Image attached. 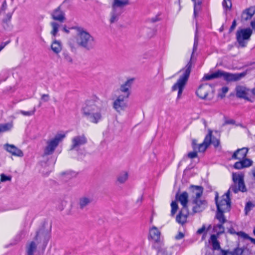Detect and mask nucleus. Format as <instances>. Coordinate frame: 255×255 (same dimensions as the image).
Returning a JSON list of instances; mask_svg holds the SVG:
<instances>
[{
  "instance_id": "f257e3e1",
  "label": "nucleus",
  "mask_w": 255,
  "mask_h": 255,
  "mask_svg": "<svg viewBox=\"0 0 255 255\" xmlns=\"http://www.w3.org/2000/svg\"><path fill=\"white\" fill-rule=\"evenodd\" d=\"M233 180L234 185L232 186L228 191L223 196L219 201H218V195L215 197L216 203L217 210L228 212L230 210L231 201L230 199V194L231 192L235 193L239 191L244 192L246 191V187L244 182V176L242 174L233 173Z\"/></svg>"
},
{
  "instance_id": "f03ea898",
  "label": "nucleus",
  "mask_w": 255,
  "mask_h": 255,
  "mask_svg": "<svg viewBox=\"0 0 255 255\" xmlns=\"http://www.w3.org/2000/svg\"><path fill=\"white\" fill-rule=\"evenodd\" d=\"M133 79H129L122 84L115 95L112 104L113 108L119 114L128 108V99L130 95V89Z\"/></svg>"
},
{
  "instance_id": "7ed1b4c3",
  "label": "nucleus",
  "mask_w": 255,
  "mask_h": 255,
  "mask_svg": "<svg viewBox=\"0 0 255 255\" xmlns=\"http://www.w3.org/2000/svg\"><path fill=\"white\" fill-rule=\"evenodd\" d=\"M102 104L99 100L86 101L82 108V113L90 122L98 124L102 119Z\"/></svg>"
},
{
  "instance_id": "20e7f679",
  "label": "nucleus",
  "mask_w": 255,
  "mask_h": 255,
  "mask_svg": "<svg viewBox=\"0 0 255 255\" xmlns=\"http://www.w3.org/2000/svg\"><path fill=\"white\" fill-rule=\"evenodd\" d=\"M72 28L76 31L74 42L77 46L87 50H90L94 47L95 38L86 29L79 26Z\"/></svg>"
},
{
  "instance_id": "39448f33",
  "label": "nucleus",
  "mask_w": 255,
  "mask_h": 255,
  "mask_svg": "<svg viewBox=\"0 0 255 255\" xmlns=\"http://www.w3.org/2000/svg\"><path fill=\"white\" fill-rule=\"evenodd\" d=\"M191 67L192 62L191 59L185 67L178 72V74H180L179 77L171 88L172 91L177 92V100L180 99L182 97L183 91L187 83L191 72Z\"/></svg>"
},
{
  "instance_id": "423d86ee",
  "label": "nucleus",
  "mask_w": 255,
  "mask_h": 255,
  "mask_svg": "<svg viewBox=\"0 0 255 255\" xmlns=\"http://www.w3.org/2000/svg\"><path fill=\"white\" fill-rule=\"evenodd\" d=\"M212 131L211 129L208 130V133L205 137L203 143L197 144L196 140H193L192 146L194 150L197 152H204L207 147L211 144H213L215 147L219 145V140L215 137H212Z\"/></svg>"
},
{
  "instance_id": "0eeeda50",
  "label": "nucleus",
  "mask_w": 255,
  "mask_h": 255,
  "mask_svg": "<svg viewBox=\"0 0 255 255\" xmlns=\"http://www.w3.org/2000/svg\"><path fill=\"white\" fill-rule=\"evenodd\" d=\"M66 137L63 132L57 133L53 137L46 140L45 145L43 147V155H49L52 154L59 144Z\"/></svg>"
},
{
  "instance_id": "6e6552de",
  "label": "nucleus",
  "mask_w": 255,
  "mask_h": 255,
  "mask_svg": "<svg viewBox=\"0 0 255 255\" xmlns=\"http://www.w3.org/2000/svg\"><path fill=\"white\" fill-rule=\"evenodd\" d=\"M253 30L250 27L240 28L236 32V39L240 46L245 47L250 40Z\"/></svg>"
},
{
  "instance_id": "1a4fd4ad",
  "label": "nucleus",
  "mask_w": 255,
  "mask_h": 255,
  "mask_svg": "<svg viewBox=\"0 0 255 255\" xmlns=\"http://www.w3.org/2000/svg\"><path fill=\"white\" fill-rule=\"evenodd\" d=\"M50 238V229L42 228L36 234L34 240L44 249Z\"/></svg>"
},
{
  "instance_id": "9d476101",
  "label": "nucleus",
  "mask_w": 255,
  "mask_h": 255,
  "mask_svg": "<svg viewBox=\"0 0 255 255\" xmlns=\"http://www.w3.org/2000/svg\"><path fill=\"white\" fill-rule=\"evenodd\" d=\"M236 93L237 97L251 101L253 90H250L246 86L238 85L236 87Z\"/></svg>"
},
{
  "instance_id": "9b49d317",
  "label": "nucleus",
  "mask_w": 255,
  "mask_h": 255,
  "mask_svg": "<svg viewBox=\"0 0 255 255\" xmlns=\"http://www.w3.org/2000/svg\"><path fill=\"white\" fill-rule=\"evenodd\" d=\"M87 142V139L84 134L74 136L72 138L71 150H78L80 147Z\"/></svg>"
},
{
  "instance_id": "f8f14e48",
  "label": "nucleus",
  "mask_w": 255,
  "mask_h": 255,
  "mask_svg": "<svg viewBox=\"0 0 255 255\" xmlns=\"http://www.w3.org/2000/svg\"><path fill=\"white\" fill-rule=\"evenodd\" d=\"M246 75L245 72L241 73H230L221 70V77L228 82H235L240 80Z\"/></svg>"
},
{
  "instance_id": "ddd939ff",
  "label": "nucleus",
  "mask_w": 255,
  "mask_h": 255,
  "mask_svg": "<svg viewBox=\"0 0 255 255\" xmlns=\"http://www.w3.org/2000/svg\"><path fill=\"white\" fill-rule=\"evenodd\" d=\"M192 211L194 213L203 211L207 207L206 200L201 199L192 200Z\"/></svg>"
},
{
  "instance_id": "4468645a",
  "label": "nucleus",
  "mask_w": 255,
  "mask_h": 255,
  "mask_svg": "<svg viewBox=\"0 0 255 255\" xmlns=\"http://www.w3.org/2000/svg\"><path fill=\"white\" fill-rule=\"evenodd\" d=\"M51 15L53 19L60 22H64L66 19L65 12L62 9L61 5L54 9Z\"/></svg>"
},
{
  "instance_id": "2eb2a0df",
  "label": "nucleus",
  "mask_w": 255,
  "mask_h": 255,
  "mask_svg": "<svg viewBox=\"0 0 255 255\" xmlns=\"http://www.w3.org/2000/svg\"><path fill=\"white\" fill-rule=\"evenodd\" d=\"M255 14V6H251L244 9L241 15V21L242 22L251 19Z\"/></svg>"
},
{
  "instance_id": "dca6fc26",
  "label": "nucleus",
  "mask_w": 255,
  "mask_h": 255,
  "mask_svg": "<svg viewBox=\"0 0 255 255\" xmlns=\"http://www.w3.org/2000/svg\"><path fill=\"white\" fill-rule=\"evenodd\" d=\"M210 91V86L207 85H201L196 90V94L200 99H206Z\"/></svg>"
},
{
  "instance_id": "f3484780",
  "label": "nucleus",
  "mask_w": 255,
  "mask_h": 255,
  "mask_svg": "<svg viewBox=\"0 0 255 255\" xmlns=\"http://www.w3.org/2000/svg\"><path fill=\"white\" fill-rule=\"evenodd\" d=\"M188 194L186 192H183L180 194L176 195V200L182 205L183 209H188Z\"/></svg>"
},
{
  "instance_id": "a211bd4d",
  "label": "nucleus",
  "mask_w": 255,
  "mask_h": 255,
  "mask_svg": "<svg viewBox=\"0 0 255 255\" xmlns=\"http://www.w3.org/2000/svg\"><path fill=\"white\" fill-rule=\"evenodd\" d=\"M5 150L12 155L18 157L23 156V152L13 144H6L4 145Z\"/></svg>"
},
{
  "instance_id": "6ab92c4d",
  "label": "nucleus",
  "mask_w": 255,
  "mask_h": 255,
  "mask_svg": "<svg viewBox=\"0 0 255 255\" xmlns=\"http://www.w3.org/2000/svg\"><path fill=\"white\" fill-rule=\"evenodd\" d=\"M92 202V198L90 196H82L78 201V208L81 210L86 208Z\"/></svg>"
},
{
  "instance_id": "aec40b11",
  "label": "nucleus",
  "mask_w": 255,
  "mask_h": 255,
  "mask_svg": "<svg viewBox=\"0 0 255 255\" xmlns=\"http://www.w3.org/2000/svg\"><path fill=\"white\" fill-rule=\"evenodd\" d=\"M149 237L152 241L155 243H160L161 241L160 232L156 227H152L149 230Z\"/></svg>"
},
{
  "instance_id": "412c9836",
  "label": "nucleus",
  "mask_w": 255,
  "mask_h": 255,
  "mask_svg": "<svg viewBox=\"0 0 255 255\" xmlns=\"http://www.w3.org/2000/svg\"><path fill=\"white\" fill-rule=\"evenodd\" d=\"M191 196L192 200L194 199H200L203 192V188L201 186H190Z\"/></svg>"
},
{
  "instance_id": "4be33fe9",
  "label": "nucleus",
  "mask_w": 255,
  "mask_h": 255,
  "mask_svg": "<svg viewBox=\"0 0 255 255\" xmlns=\"http://www.w3.org/2000/svg\"><path fill=\"white\" fill-rule=\"evenodd\" d=\"M50 47L53 52L58 55L61 52L63 48V45L60 40L54 38L51 43Z\"/></svg>"
},
{
  "instance_id": "5701e85b",
  "label": "nucleus",
  "mask_w": 255,
  "mask_h": 255,
  "mask_svg": "<svg viewBox=\"0 0 255 255\" xmlns=\"http://www.w3.org/2000/svg\"><path fill=\"white\" fill-rule=\"evenodd\" d=\"M253 163V162L251 159L249 158H244L238 162H236L234 166L236 169H241L251 166Z\"/></svg>"
},
{
  "instance_id": "b1692460",
  "label": "nucleus",
  "mask_w": 255,
  "mask_h": 255,
  "mask_svg": "<svg viewBox=\"0 0 255 255\" xmlns=\"http://www.w3.org/2000/svg\"><path fill=\"white\" fill-rule=\"evenodd\" d=\"M248 152V148L243 147L237 150L233 154L232 158L234 159H239L240 160L244 159Z\"/></svg>"
},
{
  "instance_id": "393cba45",
  "label": "nucleus",
  "mask_w": 255,
  "mask_h": 255,
  "mask_svg": "<svg viewBox=\"0 0 255 255\" xmlns=\"http://www.w3.org/2000/svg\"><path fill=\"white\" fill-rule=\"evenodd\" d=\"M38 244L34 240L27 243L26 246V255H34L37 251Z\"/></svg>"
},
{
  "instance_id": "a878e982",
  "label": "nucleus",
  "mask_w": 255,
  "mask_h": 255,
  "mask_svg": "<svg viewBox=\"0 0 255 255\" xmlns=\"http://www.w3.org/2000/svg\"><path fill=\"white\" fill-rule=\"evenodd\" d=\"M129 4L128 0H113L112 8L123 11V8Z\"/></svg>"
},
{
  "instance_id": "bb28decb",
  "label": "nucleus",
  "mask_w": 255,
  "mask_h": 255,
  "mask_svg": "<svg viewBox=\"0 0 255 255\" xmlns=\"http://www.w3.org/2000/svg\"><path fill=\"white\" fill-rule=\"evenodd\" d=\"M188 213V209H181L176 217V221L180 224H184L186 222Z\"/></svg>"
},
{
  "instance_id": "cd10ccee",
  "label": "nucleus",
  "mask_w": 255,
  "mask_h": 255,
  "mask_svg": "<svg viewBox=\"0 0 255 255\" xmlns=\"http://www.w3.org/2000/svg\"><path fill=\"white\" fill-rule=\"evenodd\" d=\"M122 12L120 10L112 8V11L110 13V22L114 23L117 21Z\"/></svg>"
},
{
  "instance_id": "c85d7f7f",
  "label": "nucleus",
  "mask_w": 255,
  "mask_h": 255,
  "mask_svg": "<svg viewBox=\"0 0 255 255\" xmlns=\"http://www.w3.org/2000/svg\"><path fill=\"white\" fill-rule=\"evenodd\" d=\"M221 70H218L214 73L205 74L202 78L204 81L211 80L221 77Z\"/></svg>"
},
{
  "instance_id": "c756f323",
  "label": "nucleus",
  "mask_w": 255,
  "mask_h": 255,
  "mask_svg": "<svg viewBox=\"0 0 255 255\" xmlns=\"http://www.w3.org/2000/svg\"><path fill=\"white\" fill-rule=\"evenodd\" d=\"M194 2V16L196 17L201 9L202 0H192Z\"/></svg>"
},
{
  "instance_id": "7c9ffc66",
  "label": "nucleus",
  "mask_w": 255,
  "mask_h": 255,
  "mask_svg": "<svg viewBox=\"0 0 255 255\" xmlns=\"http://www.w3.org/2000/svg\"><path fill=\"white\" fill-rule=\"evenodd\" d=\"M243 251L241 248H237L232 252L221 250V255H242Z\"/></svg>"
},
{
  "instance_id": "2f4dec72",
  "label": "nucleus",
  "mask_w": 255,
  "mask_h": 255,
  "mask_svg": "<svg viewBox=\"0 0 255 255\" xmlns=\"http://www.w3.org/2000/svg\"><path fill=\"white\" fill-rule=\"evenodd\" d=\"M210 242H211L213 249L215 250H218L221 253L220 246L219 242L217 241V238L216 235H212L210 237Z\"/></svg>"
},
{
  "instance_id": "473e14b6",
  "label": "nucleus",
  "mask_w": 255,
  "mask_h": 255,
  "mask_svg": "<svg viewBox=\"0 0 255 255\" xmlns=\"http://www.w3.org/2000/svg\"><path fill=\"white\" fill-rule=\"evenodd\" d=\"M222 6L224 11L226 14L228 11L231 10L232 8V2L231 0H223Z\"/></svg>"
},
{
  "instance_id": "72a5a7b5",
  "label": "nucleus",
  "mask_w": 255,
  "mask_h": 255,
  "mask_svg": "<svg viewBox=\"0 0 255 255\" xmlns=\"http://www.w3.org/2000/svg\"><path fill=\"white\" fill-rule=\"evenodd\" d=\"M128 179V173L124 171L121 173L117 177V181L120 184H123L126 182Z\"/></svg>"
},
{
  "instance_id": "f704fd0d",
  "label": "nucleus",
  "mask_w": 255,
  "mask_h": 255,
  "mask_svg": "<svg viewBox=\"0 0 255 255\" xmlns=\"http://www.w3.org/2000/svg\"><path fill=\"white\" fill-rule=\"evenodd\" d=\"M62 59L63 61L69 64H71L73 63V58L70 55V54L66 51H64L63 52L62 54Z\"/></svg>"
},
{
  "instance_id": "c9c22d12",
  "label": "nucleus",
  "mask_w": 255,
  "mask_h": 255,
  "mask_svg": "<svg viewBox=\"0 0 255 255\" xmlns=\"http://www.w3.org/2000/svg\"><path fill=\"white\" fill-rule=\"evenodd\" d=\"M227 212L226 211L218 210L216 215V218L219 221L220 223L224 224L227 221L224 215V213Z\"/></svg>"
},
{
  "instance_id": "e433bc0d",
  "label": "nucleus",
  "mask_w": 255,
  "mask_h": 255,
  "mask_svg": "<svg viewBox=\"0 0 255 255\" xmlns=\"http://www.w3.org/2000/svg\"><path fill=\"white\" fill-rule=\"evenodd\" d=\"M50 25L52 28L50 33L53 36L55 37L58 32L60 25L57 22L53 21L50 23Z\"/></svg>"
},
{
  "instance_id": "4c0bfd02",
  "label": "nucleus",
  "mask_w": 255,
  "mask_h": 255,
  "mask_svg": "<svg viewBox=\"0 0 255 255\" xmlns=\"http://www.w3.org/2000/svg\"><path fill=\"white\" fill-rule=\"evenodd\" d=\"M13 127L12 122L0 125V132H3L10 130Z\"/></svg>"
},
{
  "instance_id": "58836bf2",
  "label": "nucleus",
  "mask_w": 255,
  "mask_h": 255,
  "mask_svg": "<svg viewBox=\"0 0 255 255\" xmlns=\"http://www.w3.org/2000/svg\"><path fill=\"white\" fill-rule=\"evenodd\" d=\"M223 224L220 223L215 225L214 227L213 230L215 232L219 235L224 232V227L223 226Z\"/></svg>"
},
{
  "instance_id": "ea45409f",
  "label": "nucleus",
  "mask_w": 255,
  "mask_h": 255,
  "mask_svg": "<svg viewBox=\"0 0 255 255\" xmlns=\"http://www.w3.org/2000/svg\"><path fill=\"white\" fill-rule=\"evenodd\" d=\"M35 111H36V109L35 108H34L32 110L30 111H24L21 110L19 111V113H20L24 116L30 117V116L34 115Z\"/></svg>"
},
{
  "instance_id": "a19ab883",
  "label": "nucleus",
  "mask_w": 255,
  "mask_h": 255,
  "mask_svg": "<svg viewBox=\"0 0 255 255\" xmlns=\"http://www.w3.org/2000/svg\"><path fill=\"white\" fill-rule=\"evenodd\" d=\"M171 214L172 216H174L175 213L177 212L178 206L176 201H172L171 203Z\"/></svg>"
},
{
  "instance_id": "79ce46f5",
  "label": "nucleus",
  "mask_w": 255,
  "mask_h": 255,
  "mask_svg": "<svg viewBox=\"0 0 255 255\" xmlns=\"http://www.w3.org/2000/svg\"><path fill=\"white\" fill-rule=\"evenodd\" d=\"M229 88L227 87H223L221 89L220 93H219V96L221 98L225 96L226 94L228 92Z\"/></svg>"
},
{
  "instance_id": "37998d69",
  "label": "nucleus",
  "mask_w": 255,
  "mask_h": 255,
  "mask_svg": "<svg viewBox=\"0 0 255 255\" xmlns=\"http://www.w3.org/2000/svg\"><path fill=\"white\" fill-rule=\"evenodd\" d=\"M0 181L1 182H5L7 181H11V176H6L4 174H0Z\"/></svg>"
},
{
  "instance_id": "c03bdc74",
  "label": "nucleus",
  "mask_w": 255,
  "mask_h": 255,
  "mask_svg": "<svg viewBox=\"0 0 255 255\" xmlns=\"http://www.w3.org/2000/svg\"><path fill=\"white\" fill-rule=\"evenodd\" d=\"M237 235L244 239L250 240V238H251L248 234L243 232H239L237 233Z\"/></svg>"
},
{
  "instance_id": "a18cd8bd",
  "label": "nucleus",
  "mask_w": 255,
  "mask_h": 255,
  "mask_svg": "<svg viewBox=\"0 0 255 255\" xmlns=\"http://www.w3.org/2000/svg\"><path fill=\"white\" fill-rule=\"evenodd\" d=\"M254 205L252 202H248L245 207V210L246 213L249 212L254 207Z\"/></svg>"
},
{
  "instance_id": "49530a36",
  "label": "nucleus",
  "mask_w": 255,
  "mask_h": 255,
  "mask_svg": "<svg viewBox=\"0 0 255 255\" xmlns=\"http://www.w3.org/2000/svg\"><path fill=\"white\" fill-rule=\"evenodd\" d=\"M41 100L44 102H48L49 100V95L48 94L42 95Z\"/></svg>"
},
{
  "instance_id": "de8ad7c7",
  "label": "nucleus",
  "mask_w": 255,
  "mask_h": 255,
  "mask_svg": "<svg viewBox=\"0 0 255 255\" xmlns=\"http://www.w3.org/2000/svg\"><path fill=\"white\" fill-rule=\"evenodd\" d=\"M197 151L194 150L193 152H190L188 153V156L190 158H194L197 156Z\"/></svg>"
},
{
  "instance_id": "09e8293b",
  "label": "nucleus",
  "mask_w": 255,
  "mask_h": 255,
  "mask_svg": "<svg viewBox=\"0 0 255 255\" xmlns=\"http://www.w3.org/2000/svg\"><path fill=\"white\" fill-rule=\"evenodd\" d=\"M198 45V38L197 37V36L195 35V39H194V43L193 48V53L196 50Z\"/></svg>"
},
{
  "instance_id": "8fccbe9b",
  "label": "nucleus",
  "mask_w": 255,
  "mask_h": 255,
  "mask_svg": "<svg viewBox=\"0 0 255 255\" xmlns=\"http://www.w3.org/2000/svg\"><path fill=\"white\" fill-rule=\"evenodd\" d=\"M237 26L236 20L234 19L232 22V24L230 28V31H233Z\"/></svg>"
},
{
  "instance_id": "3c124183",
  "label": "nucleus",
  "mask_w": 255,
  "mask_h": 255,
  "mask_svg": "<svg viewBox=\"0 0 255 255\" xmlns=\"http://www.w3.org/2000/svg\"><path fill=\"white\" fill-rule=\"evenodd\" d=\"M250 25L251 26V29L253 31H255V18H254L250 22Z\"/></svg>"
},
{
  "instance_id": "603ef678",
  "label": "nucleus",
  "mask_w": 255,
  "mask_h": 255,
  "mask_svg": "<svg viewBox=\"0 0 255 255\" xmlns=\"http://www.w3.org/2000/svg\"><path fill=\"white\" fill-rule=\"evenodd\" d=\"M184 235L183 234V233H182L181 232H179L178 233V234L176 236L175 239L176 240H180V239H182L184 237Z\"/></svg>"
},
{
  "instance_id": "864d4df0",
  "label": "nucleus",
  "mask_w": 255,
  "mask_h": 255,
  "mask_svg": "<svg viewBox=\"0 0 255 255\" xmlns=\"http://www.w3.org/2000/svg\"><path fill=\"white\" fill-rule=\"evenodd\" d=\"M9 43V41L1 43L0 45V51H1L4 47Z\"/></svg>"
},
{
  "instance_id": "5fc2aeb1",
  "label": "nucleus",
  "mask_w": 255,
  "mask_h": 255,
  "mask_svg": "<svg viewBox=\"0 0 255 255\" xmlns=\"http://www.w3.org/2000/svg\"><path fill=\"white\" fill-rule=\"evenodd\" d=\"M205 227L204 226H203L202 228H201L200 229H199L198 230L197 233L199 234H201L202 233H203V232L205 231Z\"/></svg>"
},
{
  "instance_id": "6e6d98bb",
  "label": "nucleus",
  "mask_w": 255,
  "mask_h": 255,
  "mask_svg": "<svg viewBox=\"0 0 255 255\" xmlns=\"http://www.w3.org/2000/svg\"><path fill=\"white\" fill-rule=\"evenodd\" d=\"M63 31H64L66 33H70L69 30L68 29H67V27L66 26H64L63 27Z\"/></svg>"
},
{
  "instance_id": "4d7b16f0",
  "label": "nucleus",
  "mask_w": 255,
  "mask_h": 255,
  "mask_svg": "<svg viewBox=\"0 0 255 255\" xmlns=\"http://www.w3.org/2000/svg\"><path fill=\"white\" fill-rule=\"evenodd\" d=\"M250 240L251 241L252 243L255 244V239L251 237L250 238Z\"/></svg>"
},
{
  "instance_id": "13d9d810",
  "label": "nucleus",
  "mask_w": 255,
  "mask_h": 255,
  "mask_svg": "<svg viewBox=\"0 0 255 255\" xmlns=\"http://www.w3.org/2000/svg\"><path fill=\"white\" fill-rule=\"evenodd\" d=\"M142 200V197L140 196L137 199V202H139L140 203V202H141Z\"/></svg>"
},
{
  "instance_id": "bf43d9fd",
  "label": "nucleus",
  "mask_w": 255,
  "mask_h": 255,
  "mask_svg": "<svg viewBox=\"0 0 255 255\" xmlns=\"http://www.w3.org/2000/svg\"><path fill=\"white\" fill-rule=\"evenodd\" d=\"M253 175L255 179V168L252 170Z\"/></svg>"
},
{
  "instance_id": "052dcab7",
  "label": "nucleus",
  "mask_w": 255,
  "mask_h": 255,
  "mask_svg": "<svg viewBox=\"0 0 255 255\" xmlns=\"http://www.w3.org/2000/svg\"><path fill=\"white\" fill-rule=\"evenodd\" d=\"M234 123H235V121L233 120H230V121H228V122H227V123L231 124H234Z\"/></svg>"
},
{
  "instance_id": "680f3d73",
  "label": "nucleus",
  "mask_w": 255,
  "mask_h": 255,
  "mask_svg": "<svg viewBox=\"0 0 255 255\" xmlns=\"http://www.w3.org/2000/svg\"><path fill=\"white\" fill-rule=\"evenodd\" d=\"M223 29H224V26H223V25H222V26L220 28V29H219V31H220V32H222V31H223Z\"/></svg>"
},
{
  "instance_id": "e2e57ef3",
  "label": "nucleus",
  "mask_w": 255,
  "mask_h": 255,
  "mask_svg": "<svg viewBox=\"0 0 255 255\" xmlns=\"http://www.w3.org/2000/svg\"><path fill=\"white\" fill-rule=\"evenodd\" d=\"M5 6H6V2L4 1L2 4V8H5Z\"/></svg>"
},
{
  "instance_id": "0e129e2a",
  "label": "nucleus",
  "mask_w": 255,
  "mask_h": 255,
  "mask_svg": "<svg viewBox=\"0 0 255 255\" xmlns=\"http://www.w3.org/2000/svg\"><path fill=\"white\" fill-rule=\"evenodd\" d=\"M70 47L71 48H73L74 47V43H72L71 42H70Z\"/></svg>"
},
{
  "instance_id": "69168bd1",
  "label": "nucleus",
  "mask_w": 255,
  "mask_h": 255,
  "mask_svg": "<svg viewBox=\"0 0 255 255\" xmlns=\"http://www.w3.org/2000/svg\"><path fill=\"white\" fill-rule=\"evenodd\" d=\"M253 94L255 95V88L253 89Z\"/></svg>"
},
{
  "instance_id": "338daca9",
  "label": "nucleus",
  "mask_w": 255,
  "mask_h": 255,
  "mask_svg": "<svg viewBox=\"0 0 255 255\" xmlns=\"http://www.w3.org/2000/svg\"><path fill=\"white\" fill-rule=\"evenodd\" d=\"M253 233H254V235L255 236V229H254V230L253 231Z\"/></svg>"
},
{
  "instance_id": "774afa93",
  "label": "nucleus",
  "mask_w": 255,
  "mask_h": 255,
  "mask_svg": "<svg viewBox=\"0 0 255 255\" xmlns=\"http://www.w3.org/2000/svg\"><path fill=\"white\" fill-rule=\"evenodd\" d=\"M181 1V0H178V2H179V4H180Z\"/></svg>"
}]
</instances>
